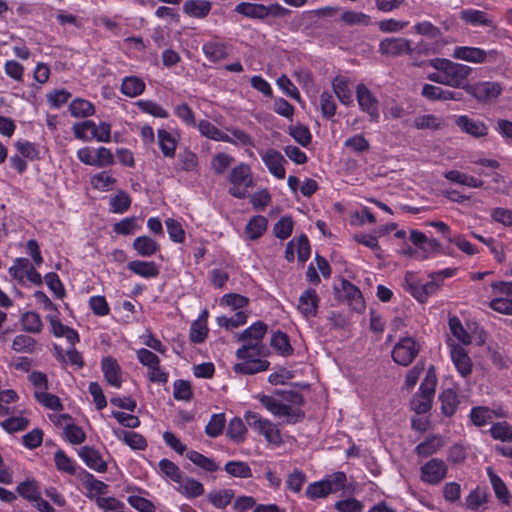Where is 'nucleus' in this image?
<instances>
[{
  "label": "nucleus",
  "mask_w": 512,
  "mask_h": 512,
  "mask_svg": "<svg viewBox=\"0 0 512 512\" xmlns=\"http://www.w3.org/2000/svg\"><path fill=\"white\" fill-rule=\"evenodd\" d=\"M267 331V324L257 321L235 335L237 341L242 343L236 351V357L240 362L233 366L235 373L253 375L268 370L270 363L264 359L268 355V350L263 343Z\"/></svg>",
  "instance_id": "1"
},
{
  "label": "nucleus",
  "mask_w": 512,
  "mask_h": 512,
  "mask_svg": "<svg viewBox=\"0 0 512 512\" xmlns=\"http://www.w3.org/2000/svg\"><path fill=\"white\" fill-rule=\"evenodd\" d=\"M274 396L263 395L260 398L261 404L274 416L285 417L287 424H296L301 422L305 417V412L301 409L304 403L303 396L294 390L276 391Z\"/></svg>",
  "instance_id": "2"
},
{
  "label": "nucleus",
  "mask_w": 512,
  "mask_h": 512,
  "mask_svg": "<svg viewBox=\"0 0 512 512\" xmlns=\"http://www.w3.org/2000/svg\"><path fill=\"white\" fill-rule=\"evenodd\" d=\"M428 64L435 70L443 71L445 73L446 86L453 88L464 89L466 87L464 83L472 72L471 67L445 58L431 59Z\"/></svg>",
  "instance_id": "3"
},
{
  "label": "nucleus",
  "mask_w": 512,
  "mask_h": 512,
  "mask_svg": "<svg viewBox=\"0 0 512 512\" xmlns=\"http://www.w3.org/2000/svg\"><path fill=\"white\" fill-rule=\"evenodd\" d=\"M437 385V377L433 366L429 367L422 381L419 392L411 400V408L417 414H424L431 409L432 400Z\"/></svg>",
  "instance_id": "4"
},
{
  "label": "nucleus",
  "mask_w": 512,
  "mask_h": 512,
  "mask_svg": "<svg viewBox=\"0 0 512 512\" xmlns=\"http://www.w3.org/2000/svg\"><path fill=\"white\" fill-rule=\"evenodd\" d=\"M244 418L248 427L263 436L269 444L279 446L283 443L277 424L253 411L246 412Z\"/></svg>",
  "instance_id": "5"
},
{
  "label": "nucleus",
  "mask_w": 512,
  "mask_h": 512,
  "mask_svg": "<svg viewBox=\"0 0 512 512\" xmlns=\"http://www.w3.org/2000/svg\"><path fill=\"white\" fill-rule=\"evenodd\" d=\"M346 481L347 478L344 472H336L324 480L310 483L305 494L311 500L326 498L328 495L342 490Z\"/></svg>",
  "instance_id": "6"
},
{
  "label": "nucleus",
  "mask_w": 512,
  "mask_h": 512,
  "mask_svg": "<svg viewBox=\"0 0 512 512\" xmlns=\"http://www.w3.org/2000/svg\"><path fill=\"white\" fill-rule=\"evenodd\" d=\"M228 180L231 184L228 193L237 199L246 198L248 189L254 186L251 168L245 163H240L232 168Z\"/></svg>",
  "instance_id": "7"
},
{
  "label": "nucleus",
  "mask_w": 512,
  "mask_h": 512,
  "mask_svg": "<svg viewBox=\"0 0 512 512\" xmlns=\"http://www.w3.org/2000/svg\"><path fill=\"white\" fill-rule=\"evenodd\" d=\"M491 287L499 297L490 302V308L502 314H512V282H493Z\"/></svg>",
  "instance_id": "8"
},
{
  "label": "nucleus",
  "mask_w": 512,
  "mask_h": 512,
  "mask_svg": "<svg viewBox=\"0 0 512 512\" xmlns=\"http://www.w3.org/2000/svg\"><path fill=\"white\" fill-rule=\"evenodd\" d=\"M419 351V343L412 337H404L394 346L392 358L397 364L408 366L418 355Z\"/></svg>",
  "instance_id": "9"
},
{
  "label": "nucleus",
  "mask_w": 512,
  "mask_h": 512,
  "mask_svg": "<svg viewBox=\"0 0 512 512\" xmlns=\"http://www.w3.org/2000/svg\"><path fill=\"white\" fill-rule=\"evenodd\" d=\"M448 467L442 459L432 458L420 468V479L430 485H438L447 476Z\"/></svg>",
  "instance_id": "10"
},
{
  "label": "nucleus",
  "mask_w": 512,
  "mask_h": 512,
  "mask_svg": "<svg viewBox=\"0 0 512 512\" xmlns=\"http://www.w3.org/2000/svg\"><path fill=\"white\" fill-rule=\"evenodd\" d=\"M379 52L389 57H398L412 52V41L403 37H387L380 41Z\"/></svg>",
  "instance_id": "11"
},
{
  "label": "nucleus",
  "mask_w": 512,
  "mask_h": 512,
  "mask_svg": "<svg viewBox=\"0 0 512 512\" xmlns=\"http://www.w3.org/2000/svg\"><path fill=\"white\" fill-rule=\"evenodd\" d=\"M464 90L477 100L487 102L497 98L502 88L497 82H479L473 85H466Z\"/></svg>",
  "instance_id": "12"
},
{
  "label": "nucleus",
  "mask_w": 512,
  "mask_h": 512,
  "mask_svg": "<svg viewBox=\"0 0 512 512\" xmlns=\"http://www.w3.org/2000/svg\"><path fill=\"white\" fill-rule=\"evenodd\" d=\"M356 96L360 108L366 112L372 121H378L379 109L378 101L364 84L356 87Z\"/></svg>",
  "instance_id": "13"
},
{
  "label": "nucleus",
  "mask_w": 512,
  "mask_h": 512,
  "mask_svg": "<svg viewBox=\"0 0 512 512\" xmlns=\"http://www.w3.org/2000/svg\"><path fill=\"white\" fill-rule=\"evenodd\" d=\"M341 290L343 297L348 305L356 312L361 313L364 311L366 305L360 289L352 284L350 281L343 279L341 281Z\"/></svg>",
  "instance_id": "14"
},
{
  "label": "nucleus",
  "mask_w": 512,
  "mask_h": 512,
  "mask_svg": "<svg viewBox=\"0 0 512 512\" xmlns=\"http://www.w3.org/2000/svg\"><path fill=\"white\" fill-rule=\"evenodd\" d=\"M320 298L317 292L312 289H306L299 298L298 309L305 318L316 316L318 312Z\"/></svg>",
  "instance_id": "15"
},
{
  "label": "nucleus",
  "mask_w": 512,
  "mask_h": 512,
  "mask_svg": "<svg viewBox=\"0 0 512 512\" xmlns=\"http://www.w3.org/2000/svg\"><path fill=\"white\" fill-rule=\"evenodd\" d=\"M262 160L272 175L278 179L285 178L286 171L283 164L286 160L280 152L274 149H269L262 155Z\"/></svg>",
  "instance_id": "16"
},
{
  "label": "nucleus",
  "mask_w": 512,
  "mask_h": 512,
  "mask_svg": "<svg viewBox=\"0 0 512 512\" xmlns=\"http://www.w3.org/2000/svg\"><path fill=\"white\" fill-rule=\"evenodd\" d=\"M452 361L462 377H467L472 372V362L467 351L460 345H451Z\"/></svg>",
  "instance_id": "17"
},
{
  "label": "nucleus",
  "mask_w": 512,
  "mask_h": 512,
  "mask_svg": "<svg viewBox=\"0 0 512 512\" xmlns=\"http://www.w3.org/2000/svg\"><path fill=\"white\" fill-rule=\"evenodd\" d=\"M101 368L106 381L110 385L116 388H120L122 384L121 368L117 363L116 359L110 356L104 357L101 361Z\"/></svg>",
  "instance_id": "18"
},
{
  "label": "nucleus",
  "mask_w": 512,
  "mask_h": 512,
  "mask_svg": "<svg viewBox=\"0 0 512 512\" xmlns=\"http://www.w3.org/2000/svg\"><path fill=\"white\" fill-rule=\"evenodd\" d=\"M460 18L466 24H470L472 26H486L490 28H496V24L492 18L486 12L481 10L464 9L460 13Z\"/></svg>",
  "instance_id": "19"
},
{
  "label": "nucleus",
  "mask_w": 512,
  "mask_h": 512,
  "mask_svg": "<svg viewBox=\"0 0 512 512\" xmlns=\"http://www.w3.org/2000/svg\"><path fill=\"white\" fill-rule=\"evenodd\" d=\"M79 456L89 468L100 473L107 470L106 462L102 459L99 451L93 447L83 446L79 451Z\"/></svg>",
  "instance_id": "20"
},
{
  "label": "nucleus",
  "mask_w": 512,
  "mask_h": 512,
  "mask_svg": "<svg viewBox=\"0 0 512 512\" xmlns=\"http://www.w3.org/2000/svg\"><path fill=\"white\" fill-rule=\"evenodd\" d=\"M456 125L473 137L486 136L488 133V128L482 121L473 120L466 115L459 116L456 119Z\"/></svg>",
  "instance_id": "21"
},
{
  "label": "nucleus",
  "mask_w": 512,
  "mask_h": 512,
  "mask_svg": "<svg viewBox=\"0 0 512 512\" xmlns=\"http://www.w3.org/2000/svg\"><path fill=\"white\" fill-rule=\"evenodd\" d=\"M453 57L467 62L483 63L487 58V53L480 48L459 46L454 49Z\"/></svg>",
  "instance_id": "22"
},
{
  "label": "nucleus",
  "mask_w": 512,
  "mask_h": 512,
  "mask_svg": "<svg viewBox=\"0 0 512 512\" xmlns=\"http://www.w3.org/2000/svg\"><path fill=\"white\" fill-rule=\"evenodd\" d=\"M177 484V491L186 498L200 497L204 494L205 491L204 486L200 481L188 476L182 477Z\"/></svg>",
  "instance_id": "23"
},
{
  "label": "nucleus",
  "mask_w": 512,
  "mask_h": 512,
  "mask_svg": "<svg viewBox=\"0 0 512 512\" xmlns=\"http://www.w3.org/2000/svg\"><path fill=\"white\" fill-rule=\"evenodd\" d=\"M403 287L420 303H425L427 301L424 283H421L413 272H406Z\"/></svg>",
  "instance_id": "24"
},
{
  "label": "nucleus",
  "mask_w": 512,
  "mask_h": 512,
  "mask_svg": "<svg viewBox=\"0 0 512 512\" xmlns=\"http://www.w3.org/2000/svg\"><path fill=\"white\" fill-rule=\"evenodd\" d=\"M403 287L420 303H425L427 301L424 283H421L413 272H406Z\"/></svg>",
  "instance_id": "25"
},
{
  "label": "nucleus",
  "mask_w": 512,
  "mask_h": 512,
  "mask_svg": "<svg viewBox=\"0 0 512 512\" xmlns=\"http://www.w3.org/2000/svg\"><path fill=\"white\" fill-rule=\"evenodd\" d=\"M487 474L489 476L492 488L495 492L496 497L505 505L511 504V495L503 480L493 471L491 467L487 468Z\"/></svg>",
  "instance_id": "26"
},
{
  "label": "nucleus",
  "mask_w": 512,
  "mask_h": 512,
  "mask_svg": "<svg viewBox=\"0 0 512 512\" xmlns=\"http://www.w3.org/2000/svg\"><path fill=\"white\" fill-rule=\"evenodd\" d=\"M128 269L144 278H154L159 274V268L153 261L134 260L128 263Z\"/></svg>",
  "instance_id": "27"
},
{
  "label": "nucleus",
  "mask_w": 512,
  "mask_h": 512,
  "mask_svg": "<svg viewBox=\"0 0 512 512\" xmlns=\"http://www.w3.org/2000/svg\"><path fill=\"white\" fill-rule=\"evenodd\" d=\"M133 248L142 257H151L160 250V245L151 237L139 236L133 241Z\"/></svg>",
  "instance_id": "28"
},
{
  "label": "nucleus",
  "mask_w": 512,
  "mask_h": 512,
  "mask_svg": "<svg viewBox=\"0 0 512 512\" xmlns=\"http://www.w3.org/2000/svg\"><path fill=\"white\" fill-rule=\"evenodd\" d=\"M204 55L213 63L224 60L228 56V46L221 42L211 41L203 45Z\"/></svg>",
  "instance_id": "29"
},
{
  "label": "nucleus",
  "mask_w": 512,
  "mask_h": 512,
  "mask_svg": "<svg viewBox=\"0 0 512 512\" xmlns=\"http://www.w3.org/2000/svg\"><path fill=\"white\" fill-rule=\"evenodd\" d=\"M444 446L441 436L434 435L427 438L415 447V453L420 457H429L435 454Z\"/></svg>",
  "instance_id": "30"
},
{
  "label": "nucleus",
  "mask_w": 512,
  "mask_h": 512,
  "mask_svg": "<svg viewBox=\"0 0 512 512\" xmlns=\"http://www.w3.org/2000/svg\"><path fill=\"white\" fill-rule=\"evenodd\" d=\"M267 225L268 221L264 216H253L245 227V233L250 240H256L265 233Z\"/></svg>",
  "instance_id": "31"
},
{
  "label": "nucleus",
  "mask_w": 512,
  "mask_h": 512,
  "mask_svg": "<svg viewBox=\"0 0 512 512\" xmlns=\"http://www.w3.org/2000/svg\"><path fill=\"white\" fill-rule=\"evenodd\" d=\"M145 82L137 76H127L122 80L121 92L127 97H136L145 90Z\"/></svg>",
  "instance_id": "32"
},
{
  "label": "nucleus",
  "mask_w": 512,
  "mask_h": 512,
  "mask_svg": "<svg viewBox=\"0 0 512 512\" xmlns=\"http://www.w3.org/2000/svg\"><path fill=\"white\" fill-rule=\"evenodd\" d=\"M20 323L22 330L28 333L38 334L43 329V322L40 315L35 311H27L21 315Z\"/></svg>",
  "instance_id": "33"
},
{
  "label": "nucleus",
  "mask_w": 512,
  "mask_h": 512,
  "mask_svg": "<svg viewBox=\"0 0 512 512\" xmlns=\"http://www.w3.org/2000/svg\"><path fill=\"white\" fill-rule=\"evenodd\" d=\"M115 435L132 449L144 450L147 447L145 438L137 432L119 430L115 431Z\"/></svg>",
  "instance_id": "34"
},
{
  "label": "nucleus",
  "mask_w": 512,
  "mask_h": 512,
  "mask_svg": "<svg viewBox=\"0 0 512 512\" xmlns=\"http://www.w3.org/2000/svg\"><path fill=\"white\" fill-rule=\"evenodd\" d=\"M235 11L249 18L263 19L267 17L266 6L263 4L241 2Z\"/></svg>",
  "instance_id": "35"
},
{
  "label": "nucleus",
  "mask_w": 512,
  "mask_h": 512,
  "mask_svg": "<svg viewBox=\"0 0 512 512\" xmlns=\"http://www.w3.org/2000/svg\"><path fill=\"white\" fill-rule=\"evenodd\" d=\"M183 10L188 15L203 18L210 12L211 4L206 0H189L183 5Z\"/></svg>",
  "instance_id": "36"
},
{
  "label": "nucleus",
  "mask_w": 512,
  "mask_h": 512,
  "mask_svg": "<svg viewBox=\"0 0 512 512\" xmlns=\"http://www.w3.org/2000/svg\"><path fill=\"white\" fill-rule=\"evenodd\" d=\"M439 400L441 402V410L442 413L446 416H452L459 404V400L457 394L452 389L444 390L439 395Z\"/></svg>",
  "instance_id": "37"
},
{
  "label": "nucleus",
  "mask_w": 512,
  "mask_h": 512,
  "mask_svg": "<svg viewBox=\"0 0 512 512\" xmlns=\"http://www.w3.org/2000/svg\"><path fill=\"white\" fill-rule=\"evenodd\" d=\"M199 131L202 135L216 141L231 142V137L219 130L215 125L207 120H201L198 124Z\"/></svg>",
  "instance_id": "38"
},
{
  "label": "nucleus",
  "mask_w": 512,
  "mask_h": 512,
  "mask_svg": "<svg viewBox=\"0 0 512 512\" xmlns=\"http://www.w3.org/2000/svg\"><path fill=\"white\" fill-rule=\"evenodd\" d=\"M159 147L166 157H174L176 150V140L170 132L159 129L157 132Z\"/></svg>",
  "instance_id": "39"
},
{
  "label": "nucleus",
  "mask_w": 512,
  "mask_h": 512,
  "mask_svg": "<svg viewBox=\"0 0 512 512\" xmlns=\"http://www.w3.org/2000/svg\"><path fill=\"white\" fill-rule=\"evenodd\" d=\"M438 52V49L435 45L430 44L424 40H420L416 43V45L412 46V52L409 53V56L413 60V65L416 67H422L424 62H418L416 60V56H429L432 54H436Z\"/></svg>",
  "instance_id": "40"
},
{
  "label": "nucleus",
  "mask_w": 512,
  "mask_h": 512,
  "mask_svg": "<svg viewBox=\"0 0 512 512\" xmlns=\"http://www.w3.org/2000/svg\"><path fill=\"white\" fill-rule=\"evenodd\" d=\"M332 86L334 93L342 104L349 105L352 103V91L349 88L347 80L341 77H336L332 82Z\"/></svg>",
  "instance_id": "41"
},
{
  "label": "nucleus",
  "mask_w": 512,
  "mask_h": 512,
  "mask_svg": "<svg viewBox=\"0 0 512 512\" xmlns=\"http://www.w3.org/2000/svg\"><path fill=\"white\" fill-rule=\"evenodd\" d=\"M186 457L196 466L200 467L201 469L207 471V472H215L219 469L218 465L215 463V461L211 458H208L207 456L194 451L190 450L186 453Z\"/></svg>",
  "instance_id": "42"
},
{
  "label": "nucleus",
  "mask_w": 512,
  "mask_h": 512,
  "mask_svg": "<svg viewBox=\"0 0 512 512\" xmlns=\"http://www.w3.org/2000/svg\"><path fill=\"white\" fill-rule=\"evenodd\" d=\"M16 491L19 495L30 502H35L40 497V488L35 480L21 482Z\"/></svg>",
  "instance_id": "43"
},
{
  "label": "nucleus",
  "mask_w": 512,
  "mask_h": 512,
  "mask_svg": "<svg viewBox=\"0 0 512 512\" xmlns=\"http://www.w3.org/2000/svg\"><path fill=\"white\" fill-rule=\"evenodd\" d=\"M234 497L230 489L212 491L208 494V501L216 508L223 509L228 506Z\"/></svg>",
  "instance_id": "44"
},
{
  "label": "nucleus",
  "mask_w": 512,
  "mask_h": 512,
  "mask_svg": "<svg viewBox=\"0 0 512 512\" xmlns=\"http://www.w3.org/2000/svg\"><path fill=\"white\" fill-rule=\"evenodd\" d=\"M271 346L282 356H289L293 353L287 334L277 331L271 338Z\"/></svg>",
  "instance_id": "45"
},
{
  "label": "nucleus",
  "mask_w": 512,
  "mask_h": 512,
  "mask_svg": "<svg viewBox=\"0 0 512 512\" xmlns=\"http://www.w3.org/2000/svg\"><path fill=\"white\" fill-rule=\"evenodd\" d=\"M36 346V340L25 334L17 335L12 342V349L18 353H33Z\"/></svg>",
  "instance_id": "46"
},
{
  "label": "nucleus",
  "mask_w": 512,
  "mask_h": 512,
  "mask_svg": "<svg viewBox=\"0 0 512 512\" xmlns=\"http://www.w3.org/2000/svg\"><path fill=\"white\" fill-rule=\"evenodd\" d=\"M69 111L73 117H88L95 113V108L89 101L79 98L70 103Z\"/></svg>",
  "instance_id": "47"
},
{
  "label": "nucleus",
  "mask_w": 512,
  "mask_h": 512,
  "mask_svg": "<svg viewBox=\"0 0 512 512\" xmlns=\"http://www.w3.org/2000/svg\"><path fill=\"white\" fill-rule=\"evenodd\" d=\"M30 267L31 263L27 258H16L14 264L9 268V274L20 284H24L26 274Z\"/></svg>",
  "instance_id": "48"
},
{
  "label": "nucleus",
  "mask_w": 512,
  "mask_h": 512,
  "mask_svg": "<svg viewBox=\"0 0 512 512\" xmlns=\"http://www.w3.org/2000/svg\"><path fill=\"white\" fill-rule=\"evenodd\" d=\"M226 433L231 440L241 443L245 439L246 425L242 419L235 417L229 422Z\"/></svg>",
  "instance_id": "49"
},
{
  "label": "nucleus",
  "mask_w": 512,
  "mask_h": 512,
  "mask_svg": "<svg viewBox=\"0 0 512 512\" xmlns=\"http://www.w3.org/2000/svg\"><path fill=\"white\" fill-rule=\"evenodd\" d=\"M224 470L233 477L250 478L252 470L246 462L229 461L225 464Z\"/></svg>",
  "instance_id": "50"
},
{
  "label": "nucleus",
  "mask_w": 512,
  "mask_h": 512,
  "mask_svg": "<svg viewBox=\"0 0 512 512\" xmlns=\"http://www.w3.org/2000/svg\"><path fill=\"white\" fill-rule=\"evenodd\" d=\"M131 206L130 196L123 190H120L116 195L110 199V211L113 213L122 214L126 212Z\"/></svg>",
  "instance_id": "51"
},
{
  "label": "nucleus",
  "mask_w": 512,
  "mask_h": 512,
  "mask_svg": "<svg viewBox=\"0 0 512 512\" xmlns=\"http://www.w3.org/2000/svg\"><path fill=\"white\" fill-rule=\"evenodd\" d=\"M225 423L226 419L224 413L214 414L205 427V433L212 438L218 437L222 434Z\"/></svg>",
  "instance_id": "52"
},
{
  "label": "nucleus",
  "mask_w": 512,
  "mask_h": 512,
  "mask_svg": "<svg viewBox=\"0 0 512 512\" xmlns=\"http://www.w3.org/2000/svg\"><path fill=\"white\" fill-rule=\"evenodd\" d=\"M491 436L503 442H512V426L508 422H498L490 428Z\"/></svg>",
  "instance_id": "53"
},
{
  "label": "nucleus",
  "mask_w": 512,
  "mask_h": 512,
  "mask_svg": "<svg viewBox=\"0 0 512 512\" xmlns=\"http://www.w3.org/2000/svg\"><path fill=\"white\" fill-rule=\"evenodd\" d=\"M136 105L138 108L147 114L158 118H167L168 112L159 104L151 100H139Z\"/></svg>",
  "instance_id": "54"
},
{
  "label": "nucleus",
  "mask_w": 512,
  "mask_h": 512,
  "mask_svg": "<svg viewBox=\"0 0 512 512\" xmlns=\"http://www.w3.org/2000/svg\"><path fill=\"white\" fill-rule=\"evenodd\" d=\"M34 397L40 404H42L46 408L52 410L63 409V405L60 401V398L54 394L47 393L46 391H35Z\"/></svg>",
  "instance_id": "55"
},
{
  "label": "nucleus",
  "mask_w": 512,
  "mask_h": 512,
  "mask_svg": "<svg viewBox=\"0 0 512 512\" xmlns=\"http://www.w3.org/2000/svg\"><path fill=\"white\" fill-rule=\"evenodd\" d=\"M413 29L416 34L426 36L430 39H438L442 36L440 28L429 21L416 23Z\"/></svg>",
  "instance_id": "56"
},
{
  "label": "nucleus",
  "mask_w": 512,
  "mask_h": 512,
  "mask_svg": "<svg viewBox=\"0 0 512 512\" xmlns=\"http://www.w3.org/2000/svg\"><path fill=\"white\" fill-rule=\"evenodd\" d=\"M493 416L494 412L487 407H474L470 412L471 421L479 427L489 423Z\"/></svg>",
  "instance_id": "57"
},
{
  "label": "nucleus",
  "mask_w": 512,
  "mask_h": 512,
  "mask_svg": "<svg viewBox=\"0 0 512 512\" xmlns=\"http://www.w3.org/2000/svg\"><path fill=\"white\" fill-rule=\"evenodd\" d=\"M289 134L301 146L306 147L311 142V133L305 125L297 124L289 127Z\"/></svg>",
  "instance_id": "58"
},
{
  "label": "nucleus",
  "mask_w": 512,
  "mask_h": 512,
  "mask_svg": "<svg viewBox=\"0 0 512 512\" xmlns=\"http://www.w3.org/2000/svg\"><path fill=\"white\" fill-rule=\"evenodd\" d=\"M306 480V474L296 468L287 476L286 487L294 493H299Z\"/></svg>",
  "instance_id": "59"
},
{
  "label": "nucleus",
  "mask_w": 512,
  "mask_h": 512,
  "mask_svg": "<svg viewBox=\"0 0 512 512\" xmlns=\"http://www.w3.org/2000/svg\"><path fill=\"white\" fill-rule=\"evenodd\" d=\"M54 461L59 471L68 473L70 475H74L76 473L74 462L63 450H58L55 452Z\"/></svg>",
  "instance_id": "60"
},
{
  "label": "nucleus",
  "mask_w": 512,
  "mask_h": 512,
  "mask_svg": "<svg viewBox=\"0 0 512 512\" xmlns=\"http://www.w3.org/2000/svg\"><path fill=\"white\" fill-rule=\"evenodd\" d=\"M170 239L176 243H183L185 240V231L179 221L168 218L165 221Z\"/></svg>",
  "instance_id": "61"
},
{
  "label": "nucleus",
  "mask_w": 512,
  "mask_h": 512,
  "mask_svg": "<svg viewBox=\"0 0 512 512\" xmlns=\"http://www.w3.org/2000/svg\"><path fill=\"white\" fill-rule=\"evenodd\" d=\"M234 162V158L227 153L216 154L211 161L213 171L217 175H222L226 169Z\"/></svg>",
  "instance_id": "62"
},
{
  "label": "nucleus",
  "mask_w": 512,
  "mask_h": 512,
  "mask_svg": "<svg viewBox=\"0 0 512 512\" xmlns=\"http://www.w3.org/2000/svg\"><path fill=\"white\" fill-rule=\"evenodd\" d=\"M293 231V221L291 217H282L273 227L274 235L279 239H287Z\"/></svg>",
  "instance_id": "63"
},
{
  "label": "nucleus",
  "mask_w": 512,
  "mask_h": 512,
  "mask_svg": "<svg viewBox=\"0 0 512 512\" xmlns=\"http://www.w3.org/2000/svg\"><path fill=\"white\" fill-rule=\"evenodd\" d=\"M449 327L454 337H456L462 344L468 345L471 343V336L466 332L461 321L457 317L449 319Z\"/></svg>",
  "instance_id": "64"
}]
</instances>
